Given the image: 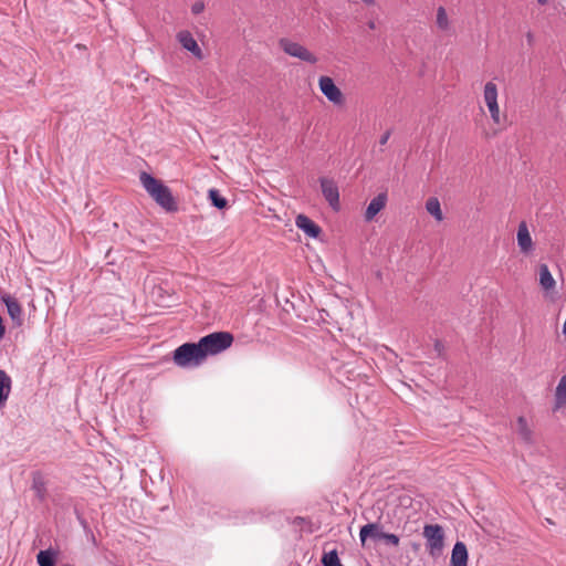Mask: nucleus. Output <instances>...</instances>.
<instances>
[{
  "label": "nucleus",
  "mask_w": 566,
  "mask_h": 566,
  "mask_svg": "<svg viewBox=\"0 0 566 566\" xmlns=\"http://www.w3.org/2000/svg\"><path fill=\"white\" fill-rule=\"evenodd\" d=\"M139 180L143 188L158 206L167 212H175L178 210V205L171 193V190L161 180L146 171L140 172Z\"/></svg>",
  "instance_id": "1"
},
{
  "label": "nucleus",
  "mask_w": 566,
  "mask_h": 566,
  "mask_svg": "<svg viewBox=\"0 0 566 566\" xmlns=\"http://www.w3.org/2000/svg\"><path fill=\"white\" fill-rule=\"evenodd\" d=\"M198 343L206 359L209 355H217L229 348L233 343V336L229 332H214L201 337Z\"/></svg>",
  "instance_id": "2"
},
{
  "label": "nucleus",
  "mask_w": 566,
  "mask_h": 566,
  "mask_svg": "<svg viewBox=\"0 0 566 566\" xmlns=\"http://www.w3.org/2000/svg\"><path fill=\"white\" fill-rule=\"evenodd\" d=\"M203 360L199 343H185L174 352V361L179 367H197Z\"/></svg>",
  "instance_id": "3"
},
{
  "label": "nucleus",
  "mask_w": 566,
  "mask_h": 566,
  "mask_svg": "<svg viewBox=\"0 0 566 566\" xmlns=\"http://www.w3.org/2000/svg\"><path fill=\"white\" fill-rule=\"evenodd\" d=\"M422 536L426 539V549L432 558L441 556L444 548L446 534L439 524H426Z\"/></svg>",
  "instance_id": "4"
},
{
  "label": "nucleus",
  "mask_w": 566,
  "mask_h": 566,
  "mask_svg": "<svg viewBox=\"0 0 566 566\" xmlns=\"http://www.w3.org/2000/svg\"><path fill=\"white\" fill-rule=\"evenodd\" d=\"M280 46L286 54L293 57H297L311 64H315L317 62V57L312 52H310L305 46L297 42H293L289 39H281Z\"/></svg>",
  "instance_id": "5"
},
{
  "label": "nucleus",
  "mask_w": 566,
  "mask_h": 566,
  "mask_svg": "<svg viewBox=\"0 0 566 566\" xmlns=\"http://www.w3.org/2000/svg\"><path fill=\"white\" fill-rule=\"evenodd\" d=\"M318 86L323 95L333 104L342 105L344 102V96L342 91L336 86L333 78L326 75H323L318 80Z\"/></svg>",
  "instance_id": "6"
},
{
  "label": "nucleus",
  "mask_w": 566,
  "mask_h": 566,
  "mask_svg": "<svg viewBox=\"0 0 566 566\" xmlns=\"http://www.w3.org/2000/svg\"><path fill=\"white\" fill-rule=\"evenodd\" d=\"M484 102L489 108L492 120L500 124V108L497 104V87L493 82H488L484 85L483 92Z\"/></svg>",
  "instance_id": "7"
},
{
  "label": "nucleus",
  "mask_w": 566,
  "mask_h": 566,
  "mask_svg": "<svg viewBox=\"0 0 566 566\" xmlns=\"http://www.w3.org/2000/svg\"><path fill=\"white\" fill-rule=\"evenodd\" d=\"M321 189L324 198L335 211L339 210V190L336 182L333 179L325 177L319 178Z\"/></svg>",
  "instance_id": "8"
},
{
  "label": "nucleus",
  "mask_w": 566,
  "mask_h": 566,
  "mask_svg": "<svg viewBox=\"0 0 566 566\" xmlns=\"http://www.w3.org/2000/svg\"><path fill=\"white\" fill-rule=\"evenodd\" d=\"M295 224L307 237L313 239H316L322 232L321 228L305 214H298L295 219Z\"/></svg>",
  "instance_id": "9"
},
{
  "label": "nucleus",
  "mask_w": 566,
  "mask_h": 566,
  "mask_svg": "<svg viewBox=\"0 0 566 566\" xmlns=\"http://www.w3.org/2000/svg\"><path fill=\"white\" fill-rule=\"evenodd\" d=\"M387 203V193L380 192L368 203L365 211V220L371 221L385 208Z\"/></svg>",
  "instance_id": "10"
},
{
  "label": "nucleus",
  "mask_w": 566,
  "mask_h": 566,
  "mask_svg": "<svg viewBox=\"0 0 566 566\" xmlns=\"http://www.w3.org/2000/svg\"><path fill=\"white\" fill-rule=\"evenodd\" d=\"M177 39L185 50L191 52L198 59L202 57L201 49L189 31H180Z\"/></svg>",
  "instance_id": "11"
},
{
  "label": "nucleus",
  "mask_w": 566,
  "mask_h": 566,
  "mask_svg": "<svg viewBox=\"0 0 566 566\" xmlns=\"http://www.w3.org/2000/svg\"><path fill=\"white\" fill-rule=\"evenodd\" d=\"M516 238L521 252L525 254L532 252L533 240L525 222L520 223Z\"/></svg>",
  "instance_id": "12"
},
{
  "label": "nucleus",
  "mask_w": 566,
  "mask_h": 566,
  "mask_svg": "<svg viewBox=\"0 0 566 566\" xmlns=\"http://www.w3.org/2000/svg\"><path fill=\"white\" fill-rule=\"evenodd\" d=\"M3 303L6 304L7 311L11 319L18 325H22L23 323V312L20 303L11 297L7 296L2 298Z\"/></svg>",
  "instance_id": "13"
},
{
  "label": "nucleus",
  "mask_w": 566,
  "mask_h": 566,
  "mask_svg": "<svg viewBox=\"0 0 566 566\" xmlns=\"http://www.w3.org/2000/svg\"><path fill=\"white\" fill-rule=\"evenodd\" d=\"M468 549L463 542H457L452 548L450 566H467Z\"/></svg>",
  "instance_id": "14"
},
{
  "label": "nucleus",
  "mask_w": 566,
  "mask_h": 566,
  "mask_svg": "<svg viewBox=\"0 0 566 566\" xmlns=\"http://www.w3.org/2000/svg\"><path fill=\"white\" fill-rule=\"evenodd\" d=\"M381 534H384V532L378 523H368L360 528L359 538L364 545L367 537L379 541L381 538Z\"/></svg>",
  "instance_id": "15"
},
{
  "label": "nucleus",
  "mask_w": 566,
  "mask_h": 566,
  "mask_svg": "<svg viewBox=\"0 0 566 566\" xmlns=\"http://www.w3.org/2000/svg\"><path fill=\"white\" fill-rule=\"evenodd\" d=\"M539 284L542 289L549 292L555 289L556 282L546 264H541L539 269Z\"/></svg>",
  "instance_id": "16"
},
{
  "label": "nucleus",
  "mask_w": 566,
  "mask_h": 566,
  "mask_svg": "<svg viewBox=\"0 0 566 566\" xmlns=\"http://www.w3.org/2000/svg\"><path fill=\"white\" fill-rule=\"evenodd\" d=\"M11 384L12 380L10 376L3 369H0V409L6 405L9 398Z\"/></svg>",
  "instance_id": "17"
},
{
  "label": "nucleus",
  "mask_w": 566,
  "mask_h": 566,
  "mask_svg": "<svg viewBox=\"0 0 566 566\" xmlns=\"http://www.w3.org/2000/svg\"><path fill=\"white\" fill-rule=\"evenodd\" d=\"M59 552L53 548L40 551L36 555L39 566H55Z\"/></svg>",
  "instance_id": "18"
},
{
  "label": "nucleus",
  "mask_w": 566,
  "mask_h": 566,
  "mask_svg": "<svg viewBox=\"0 0 566 566\" xmlns=\"http://www.w3.org/2000/svg\"><path fill=\"white\" fill-rule=\"evenodd\" d=\"M426 209L437 221L443 220L440 202L436 197H431L426 202Z\"/></svg>",
  "instance_id": "19"
},
{
  "label": "nucleus",
  "mask_w": 566,
  "mask_h": 566,
  "mask_svg": "<svg viewBox=\"0 0 566 566\" xmlns=\"http://www.w3.org/2000/svg\"><path fill=\"white\" fill-rule=\"evenodd\" d=\"M517 433L524 442L532 443L533 433L528 428L527 421L524 417H518L517 419Z\"/></svg>",
  "instance_id": "20"
},
{
  "label": "nucleus",
  "mask_w": 566,
  "mask_h": 566,
  "mask_svg": "<svg viewBox=\"0 0 566 566\" xmlns=\"http://www.w3.org/2000/svg\"><path fill=\"white\" fill-rule=\"evenodd\" d=\"M208 195L211 205L217 209L222 210L228 206V200L220 193L218 189H210Z\"/></svg>",
  "instance_id": "21"
},
{
  "label": "nucleus",
  "mask_w": 566,
  "mask_h": 566,
  "mask_svg": "<svg viewBox=\"0 0 566 566\" xmlns=\"http://www.w3.org/2000/svg\"><path fill=\"white\" fill-rule=\"evenodd\" d=\"M436 24L439 30L441 31H449L450 30V21L447 14V11L443 7H439L437 9V18H436Z\"/></svg>",
  "instance_id": "22"
},
{
  "label": "nucleus",
  "mask_w": 566,
  "mask_h": 566,
  "mask_svg": "<svg viewBox=\"0 0 566 566\" xmlns=\"http://www.w3.org/2000/svg\"><path fill=\"white\" fill-rule=\"evenodd\" d=\"M321 562L323 566H343L337 549L324 552Z\"/></svg>",
  "instance_id": "23"
},
{
  "label": "nucleus",
  "mask_w": 566,
  "mask_h": 566,
  "mask_svg": "<svg viewBox=\"0 0 566 566\" xmlns=\"http://www.w3.org/2000/svg\"><path fill=\"white\" fill-rule=\"evenodd\" d=\"M32 489L35 491L39 499L43 500L45 497V484L39 474L33 478Z\"/></svg>",
  "instance_id": "24"
},
{
  "label": "nucleus",
  "mask_w": 566,
  "mask_h": 566,
  "mask_svg": "<svg viewBox=\"0 0 566 566\" xmlns=\"http://www.w3.org/2000/svg\"><path fill=\"white\" fill-rule=\"evenodd\" d=\"M556 399L558 403L566 401V375H564L556 387Z\"/></svg>",
  "instance_id": "25"
},
{
  "label": "nucleus",
  "mask_w": 566,
  "mask_h": 566,
  "mask_svg": "<svg viewBox=\"0 0 566 566\" xmlns=\"http://www.w3.org/2000/svg\"><path fill=\"white\" fill-rule=\"evenodd\" d=\"M380 539H384L387 544L392 545V546H398L399 541H400L396 534L385 533V532H384V534H381Z\"/></svg>",
  "instance_id": "26"
},
{
  "label": "nucleus",
  "mask_w": 566,
  "mask_h": 566,
  "mask_svg": "<svg viewBox=\"0 0 566 566\" xmlns=\"http://www.w3.org/2000/svg\"><path fill=\"white\" fill-rule=\"evenodd\" d=\"M203 10H205V3H203V1H196V2L191 6V12H192L193 14H200Z\"/></svg>",
  "instance_id": "27"
},
{
  "label": "nucleus",
  "mask_w": 566,
  "mask_h": 566,
  "mask_svg": "<svg viewBox=\"0 0 566 566\" xmlns=\"http://www.w3.org/2000/svg\"><path fill=\"white\" fill-rule=\"evenodd\" d=\"M390 135H391L390 130H387V132H386V133L380 137V139H379V144H380L381 146L386 145V144H387V142H388V139L390 138Z\"/></svg>",
  "instance_id": "28"
},
{
  "label": "nucleus",
  "mask_w": 566,
  "mask_h": 566,
  "mask_svg": "<svg viewBox=\"0 0 566 566\" xmlns=\"http://www.w3.org/2000/svg\"><path fill=\"white\" fill-rule=\"evenodd\" d=\"M4 333H6V328L3 325L2 317L0 316V339L4 336Z\"/></svg>",
  "instance_id": "29"
},
{
  "label": "nucleus",
  "mask_w": 566,
  "mask_h": 566,
  "mask_svg": "<svg viewBox=\"0 0 566 566\" xmlns=\"http://www.w3.org/2000/svg\"><path fill=\"white\" fill-rule=\"evenodd\" d=\"M258 516L254 513H251L247 518L245 522H254L256 521Z\"/></svg>",
  "instance_id": "30"
},
{
  "label": "nucleus",
  "mask_w": 566,
  "mask_h": 566,
  "mask_svg": "<svg viewBox=\"0 0 566 566\" xmlns=\"http://www.w3.org/2000/svg\"><path fill=\"white\" fill-rule=\"evenodd\" d=\"M527 41L531 43L533 41V34L531 32L527 33Z\"/></svg>",
  "instance_id": "31"
},
{
  "label": "nucleus",
  "mask_w": 566,
  "mask_h": 566,
  "mask_svg": "<svg viewBox=\"0 0 566 566\" xmlns=\"http://www.w3.org/2000/svg\"><path fill=\"white\" fill-rule=\"evenodd\" d=\"M539 4H546L548 0H537Z\"/></svg>",
  "instance_id": "32"
}]
</instances>
